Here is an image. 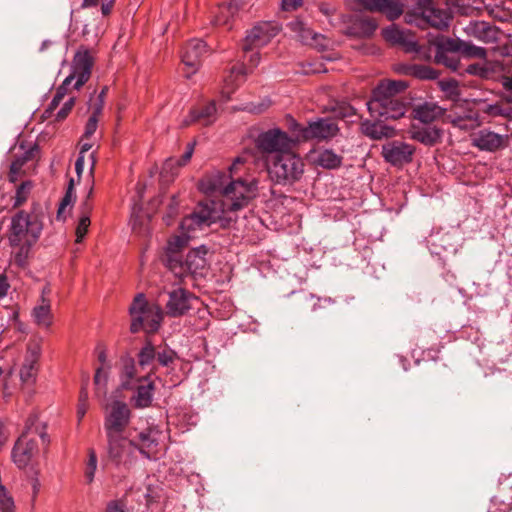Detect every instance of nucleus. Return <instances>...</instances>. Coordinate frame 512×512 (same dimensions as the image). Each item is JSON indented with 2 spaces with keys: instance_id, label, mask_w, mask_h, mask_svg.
I'll use <instances>...</instances> for the list:
<instances>
[{
  "instance_id": "obj_1",
  "label": "nucleus",
  "mask_w": 512,
  "mask_h": 512,
  "mask_svg": "<svg viewBox=\"0 0 512 512\" xmlns=\"http://www.w3.org/2000/svg\"><path fill=\"white\" fill-rule=\"evenodd\" d=\"M246 161V156H239L229 168L230 175L216 172L208 179V189L212 192L221 193L223 201L220 205L215 202L200 203L199 205H209L218 210L220 213L218 221L224 218L226 212H236L243 209L256 196L257 182L255 179H232L233 175L239 170V166Z\"/></svg>"
},
{
  "instance_id": "obj_2",
  "label": "nucleus",
  "mask_w": 512,
  "mask_h": 512,
  "mask_svg": "<svg viewBox=\"0 0 512 512\" xmlns=\"http://www.w3.org/2000/svg\"><path fill=\"white\" fill-rule=\"evenodd\" d=\"M408 85L402 80H386L379 83L366 105L370 115L383 120H398L405 116L409 102L402 95Z\"/></svg>"
},
{
  "instance_id": "obj_3",
  "label": "nucleus",
  "mask_w": 512,
  "mask_h": 512,
  "mask_svg": "<svg viewBox=\"0 0 512 512\" xmlns=\"http://www.w3.org/2000/svg\"><path fill=\"white\" fill-rule=\"evenodd\" d=\"M220 213L209 205H198L188 216L184 217L180 223V235H175L167 243L163 261L172 255L181 257L180 251L187 245L189 239L196 237V232L218 221Z\"/></svg>"
},
{
  "instance_id": "obj_4",
  "label": "nucleus",
  "mask_w": 512,
  "mask_h": 512,
  "mask_svg": "<svg viewBox=\"0 0 512 512\" xmlns=\"http://www.w3.org/2000/svg\"><path fill=\"white\" fill-rule=\"evenodd\" d=\"M408 23L418 26L427 24L439 30L447 29L453 18L449 8L436 6L431 0H416L415 5L405 16Z\"/></svg>"
},
{
  "instance_id": "obj_5",
  "label": "nucleus",
  "mask_w": 512,
  "mask_h": 512,
  "mask_svg": "<svg viewBox=\"0 0 512 512\" xmlns=\"http://www.w3.org/2000/svg\"><path fill=\"white\" fill-rule=\"evenodd\" d=\"M129 312L132 319L130 326L132 333H137L141 329L148 333L156 332L163 319L161 307L156 304H148L142 293L134 298Z\"/></svg>"
},
{
  "instance_id": "obj_6",
  "label": "nucleus",
  "mask_w": 512,
  "mask_h": 512,
  "mask_svg": "<svg viewBox=\"0 0 512 512\" xmlns=\"http://www.w3.org/2000/svg\"><path fill=\"white\" fill-rule=\"evenodd\" d=\"M43 230L42 216L36 212L19 211L12 217L10 244H35Z\"/></svg>"
},
{
  "instance_id": "obj_7",
  "label": "nucleus",
  "mask_w": 512,
  "mask_h": 512,
  "mask_svg": "<svg viewBox=\"0 0 512 512\" xmlns=\"http://www.w3.org/2000/svg\"><path fill=\"white\" fill-rule=\"evenodd\" d=\"M93 66V57L88 50H79L75 54L72 61V71L69 76L65 78L62 85L58 88L55 96L49 104L48 111H52L58 107L67 86H69L74 80V88L80 89L90 78L91 69Z\"/></svg>"
},
{
  "instance_id": "obj_8",
  "label": "nucleus",
  "mask_w": 512,
  "mask_h": 512,
  "mask_svg": "<svg viewBox=\"0 0 512 512\" xmlns=\"http://www.w3.org/2000/svg\"><path fill=\"white\" fill-rule=\"evenodd\" d=\"M271 177L279 184H292L304 173L303 160L292 150L277 155L269 169Z\"/></svg>"
},
{
  "instance_id": "obj_9",
  "label": "nucleus",
  "mask_w": 512,
  "mask_h": 512,
  "mask_svg": "<svg viewBox=\"0 0 512 512\" xmlns=\"http://www.w3.org/2000/svg\"><path fill=\"white\" fill-rule=\"evenodd\" d=\"M205 255L206 250L203 247L192 249L184 261L182 257L173 255L167 258L166 266L177 278H183L188 274L202 276L207 265Z\"/></svg>"
},
{
  "instance_id": "obj_10",
  "label": "nucleus",
  "mask_w": 512,
  "mask_h": 512,
  "mask_svg": "<svg viewBox=\"0 0 512 512\" xmlns=\"http://www.w3.org/2000/svg\"><path fill=\"white\" fill-rule=\"evenodd\" d=\"M428 47H431L432 57L437 64L444 65L454 72L460 70V59L457 55L461 49L460 39L438 37L431 41Z\"/></svg>"
},
{
  "instance_id": "obj_11",
  "label": "nucleus",
  "mask_w": 512,
  "mask_h": 512,
  "mask_svg": "<svg viewBox=\"0 0 512 512\" xmlns=\"http://www.w3.org/2000/svg\"><path fill=\"white\" fill-rule=\"evenodd\" d=\"M383 37L387 42L402 47L406 52L416 53L419 59L430 60L432 58L431 47L420 46L409 31L392 25L383 30Z\"/></svg>"
},
{
  "instance_id": "obj_12",
  "label": "nucleus",
  "mask_w": 512,
  "mask_h": 512,
  "mask_svg": "<svg viewBox=\"0 0 512 512\" xmlns=\"http://www.w3.org/2000/svg\"><path fill=\"white\" fill-rule=\"evenodd\" d=\"M256 145L264 153L282 155L293 149L295 141L281 129L273 128L260 133Z\"/></svg>"
},
{
  "instance_id": "obj_13",
  "label": "nucleus",
  "mask_w": 512,
  "mask_h": 512,
  "mask_svg": "<svg viewBox=\"0 0 512 512\" xmlns=\"http://www.w3.org/2000/svg\"><path fill=\"white\" fill-rule=\"evenodd\" d=\"M346 4L355 11L379 12L389 20L399 18L404 10L401 0H346Z\"/></svg>"
},
{
  "instance_id": "obj_14",
  "label": "nucleus",
  "mask_w": 512,
  "mask_h": 512,
  "mask_svg": "<svg viewBox=\"0 0 512 512\" xmlns=\"http://www.w3.org/2000/svg\"><path fill=\"white\" fill-rule=\"evenodd\" d=\"M131 411L128 405L122 401H114L107 408L104 429L106 436L123 435L130 421Z\"/></svg>"
},
{
  "instance_id": "obj_15",
  "label": "nucleus",
  "mask_w": 512,
  "mask_h": 512,
  "mask_svg": "<svg viewBox=\"0 0 512 512\" xmlns=\"http://www.w3.org/2000/svg\"><path fill=\"white\" fill-rule=\"evenodd\" d=\"M108 456L117 465H128L132 462L135 454L134 441L123 435L107 436Z\"/></svg>"
},
{
  "instance_id": "obj_16",
  "label": "nucleus",
  "mask_w": 512,
  "mask_h": 512,
  "mask_svg": "<svg viewBox=\"0 0 512 512\" xmlns=\"http://www.w3.org/2000/svg\"><path fill=\"white\" fill-rule=\"evenodd\" d=\"M415 146L400 141H388L382 146V156L392 166L401 167L413 160Z\"/></svg>"
},
{
  "instance_id": "obj_17",
  "label": "nucleus",
  "mask_w": 512,
  "mask_h": 512,
  "mask_svg": "<svg viewBox=\"0 0 512 512\" xmlns=\"http://www.w3.org/2000/svg\"><path fill=\"white\" fill-rule=\"evenodd\" d=\"M162 432L156 427H149L141 432L133 440L135 450H138L148 459H157L160 453Z\"/></svg>"
},
{
  "instance_id": "obj_18",
  "label": "nucleus",
  "mask_w": 512,
  "mask_h": 512,
  "mask_svg": "<svg viewBox=\"0 0 512 512\" xmlns=\"http://www.w3.org/2000/svg\"><path fill=\"white\" fill-rule=\"evenodd\" d=\"M277 33L278 28L272 23L262 22L255 25L244 40L243 51L247 54L249 51H254V49L267 45Z\"/></svg>"
},
{
  "instance_id": "obj_19",
  "label": "nucleus",
  "mask_w": 512,
  "mask_h": 512,
  "mask_svg": "<svg viewBox=\"0 0 512 512\" xmlns=\"http://www.w3.org/2000/svg\"><path fill=\"white\" fill-rule=\"evenodd\" d=\"M208 54L206 43L201 39L190 40L184 47L181 60L182 63L189 69L186 76L190 77L200 67L203 57Z\"/></svg>"
},
{
  "instance_id": "obj_20",
  "label": "nucleus",
  "mask_w": 512,
  "mask_h": 512,
  "mask_svg": "<svg viewBox=\"0 0 512 512\" xmlns=\"http://www.w3.org/2000/svg\"><path fill=\"white\" fill-rule=\"evenodd\" d=\"M339 131L338 125L333 119L320 118L309 122L305 129L301 130L300 138L306 140H324L334 137Z\"/></svg>"
},
{
  "instance_id": "obj_21",
  "label": "nucleus",
  "mask_w": 512,
  "mask_h": 512,
  "mask_svg": "<svg viewBox=\"0 0 512 512\" xmlns=\"http://www.w3.org/2000/svg\"><path fill=\"white\" fill-rule=\"evenodd\" d=\"M37 451L35 439L28 438L25 433H22L12 449V461L19 469H23L30 464Z\"/></svg>"
},
{
  "instance_id": "obj_22",
  "label": "nucleus",
  "mask_w": 512,
  "mask_h": 512,
  "mask_svg": "<svg viewBox=\"0 0 512 512\" xmlns=\"http://www.w3.org/2000/svg\"><path fill=\"white\" fill-rule=\"evenodd\" d=\"M150 374L148 373L137 378V383L132 389L134 392L130 402L135 408L144 409L150 407L153 402L155 385L151 380Z\"/></svg>"
},
{
  "instance_id": "obj_23",
  "label": "nucleus",
  "mask_w": 512,
  "mask_h": 512,
  "mask_svg": "<svg viewBox=\"0 0 512 512\" xmlns=\"http://www.w3.org/2000/svg\"><path fill=\"white\" fill-rule=\"evenodd\" d=\"M169 299L166 303L167 314L171 317L184 315L190 308L192 295L185 289L178 287L167 292Z\"/></svg>"
},
{
  "instance_id": "obj_24",
  "label": "nucleus",
  "mask_w": 512,
  "mask_h": 512,
  "mask_svg": "<svg viewBox=\"0 0 512 512\" xmlns=\"http://www.w3.org/2000/svg\"><path fill=\"white\" fill-rule=\"evenodd\" d=\"M194 148H195V142L189 143L186 147V151L181 156V158L177 159V158L171 157V158H168L163 163V166H162V169L160 172V178H161L162 183L168 184L171 181H173V179L175 178V176L178 173V169L180 167L186 165L190 161V159L194 153Z\"/></svg>"
},
{
  "instance_id": "obj_25",
  "label": "nucleus",
  "mask_w": 512,
  "mask_h": 512,
  "mask_svg": "<svg viewBox=\"0 0 512 512\" xmlns=\"http://www.w3.org/2000/svg\"><path fill=\"white\" fill-rule=\"evenodd\" d=\"M288 27L295 33L297 38L306 45L324 49L327 44L323 35L312 31L301 19H295L288 24Z\"/></svg>"
},
{
  "instance_id": "obj_26",
  "label": "nucleus",
  "mask_w": 512,
  "mask_h": 512,
  "mask_svg": "<svg viewBox=\"0 0 512 512\" xmlns=\"http://www.w3.org/2000/svg\"><path fill=\"white\" fill-rule=\"evenodd\" d=\"M505 137L488 129H482L471 136V143L481 151L494 152L504 145Z\"/></svg>"
},
{
  "instance_id": "obj_27",
  "label": "nucleus",
  "mask_w": 512,
  "mask_h": 512,
  "mask_svg": "<svg viewBox=\"0 0 512 512\" xmlns=\"http://www.w3.org/2000/svg\"><path fill=\"white\" fill-rule=\"evenodd\" d=\"M463 30L466 35L486 44L498 40V29L485 21H470Z\"/></svg>"
},
{
  "instance_id": "obj_28",
  "label": "nucleus",
  "mask_w": 512,
  "mask_h": 512,
  "mask_svg": "<svg viewBox=\"0 0 512 512\" xmlns=\"http://www.w3.org/2000/svg\"><path fill=\"white\" fill-rule=\"evenodd\" d=\"M376 120H364L361 123V131L362 133L373 139V140H381L383 138H391L396 136V129L392 126L384 124L382 122L383 119L375 118Z\"/></svg>"
},
{
  "instance_id": "obj_29",
  "label": "nucleus",
  "mask_w": 512,
  "mask_h": 512,
  "mask_svg": "<svg viewBox=\"0 0 512 512\" xmlns=\"http://www.w3.org/2000/svg\"><path fill=\"white\" fill-rule=\"evenodd\" d=\"M242 0H231L227 4L219 5L214 13L212 23L216 26L231 28V23L238 15Z\"/></svg>"
},
{
  "instance_id": "obj_30",
  "label": "nucleus",
  "mask_w": 512,
  "mask_h": 512,
  "mask_svg": "<svg viewBox=\"0 0 512 512\" xmlns=\"http://www.w3.org/2000/svg\"><path fill=\"white\" fill-rule=\"evenodd\" d=\"M216 113V104L211 101L199 109L191 110L183 120L182 126H189L192 123H200L204 126L210 125L216 120Z\"/></svg>"
},
{
  "instance_id": "obj_31",
  "label": "nucleus",
  "mask_w": 512,
  "mask_h": 512,
  "mask_svg": "<svg viewBox=\"0 0 512 512\" xmlns=\"http://www.w3.org/2000/svg\"><path fill=\"white\" fill-rule=\"evenodd\" d=\"M445 109L435 102L426 101L413 109V117L422 123L428 124L442 117Z\"/></svg>"
},
{
  "instance_id": "obj_32",
  "label": "nucleus",
  "mask_w": 512,
  "mask_h": 512,
  "mask_svg": "<svg viewBox=\"0 0 512 512\" xmlns=\"http://www.w3.org/2000/svg\"><path fill=\"white\" fill-rule=\"evenodd\" d=\"M137 372L135 360L131 357L121 358V369L119 372L120 386L124 390H131L140 378Z\"/></svg>"
},
{
  "instance_id": "obj_33",
  "label": "nucleus",
  "mask_w": 512,
  "mask_h": 512,
  "mask_svg": "<svg viewBox=\"0 0 512 512\" xmlns=\"http://www.w3.org/2000/svg\"><path fill=\"white\" fill-rule=\"evenodd\" d=\"M410 135L413 140L426 146H433L441 140L442 130L435 126L421 127L413 125L410 129Z\"/></svg>"
},
{
  "instance_id": "obj_34",
  "label": "nucleus",
  "mask_w": 512,
  "mask_h": 512,
  "mask_svg": "<svg viewBox=\"0 0 512 512\" xmlns=\"http://www.w3.org/2000/svg\"><path fill=\"white\" fill-rule=\"evenodd\" d=\"M247 69L244 66H234L231 68L229 75L225 78L224 86L222 89V97L225 100L230 99V95L244 81Z\"/></svg>"
},
{
  "instance_id": "obj_35",
  "label": "nucleus",
  "mask_w": 512,
  "mask_h": 512,
  "mask_svg": "<svg viewBox=\"0 0 512 512\" xmlns=\"http://www.w3.org/2000/svg\"><path fill=\"white\" fill-rule=\"evenodd\" d=\"M450 123L461 130L469 131L480 126L481 121L477 112L469 110L464 115H449Z\"/></svg>"
},
{
  "instance_id": "obj_36",
  "label": "nucleus",
  "mask_w": 512,
  "mask_h": 512,
  "mask_svg": "<svg viewBox=\"0 0 512 512\" xmlns=\"http://www.w3.org/2000/svg\"><path fill=\"white\" fill-rule=\"evenodd\" d=\"M403 72L407 75L414 76L419 79L433 80L438 77L437 71L427 65L421 64H409L403 69Z\"/></svg>"
},
{
  "instance_id": "obj_37",
  "label": "nucleus",
  "mask_w": 512,
  "mask_h": 512,
  "mask_svg": "<svg viewBox=\"0 0 512 512\" xmlns=\"http://www.w3.org/2000/svg\"><path fill=\"white\" fill-rule=\"evenodd\" d=\"M33 317L38 325L48 327L51 325V308L49 301L42 295L41 304L33 309Z\"/></svg>"
},
{
  "instance_id": "obj_38",
  "label": "nucleus",
  "mask_w": 512,
  "mask_h": 512,
  "mask_svg": "<svg viewBox=\"0 0 512 512\" xmlns=\"http://www.w3.org/2000/svg\"><path fill=\"white\" fill-rule=\"evenodd\" d=\"M502 54L512 57V41L502 48ZM509 62H511V66L509 63L502 65L504 74L501 77V83L506 91H512V58Z\"/></svg>"
},
{
  "instance_id": "obj_39",
  "label": "nucleus",
  "mask_w": 512,
  "mask_h": 512,
  "mask_svg": "<svg viewBox=\"0 0 512 512\" xmlns=\"http://www.w3.org/2000/svg\"><path fill=\"white\" fill-rule=\"evenodd\" d=\"M317 163L328 169H334L341 165L342 157L332 150H323L317 156Z\"/></svg>"
},
{
  "instance_id": "obj_40",
  "label": "nucleus",
  "mask_w": 512,
  "mask_h": 512,
  "mask_svg": "<svg viewBox=\"0 0 512 512\" xmlns=\"http://www.w3.org/2000/svg\"><path fill=\"white\" fill-rule=\"evenodd\" d=\"M10 245L13 248L17 249L12 254L11 263L18 267H24L27 263L30 249L34 244L19 243V244H10Z\"/></svg>"
},
{
  "instance_id": "obj_41",
  "label": "nucleus",
  "mask_w": 512,
  "mask_h": 512,
  "mask_svg": "<svg viewBox=\"0 0 512 512\" xmlns=\"http://www.w3.org/2000/svg\"><path fill=\"white\" fill-rule=\"evenodd\" d=\"M155 360L156 347L151 342H147L138 353V364L144 369L153 365Z\"/></svg>"
},
{
  "instance_id": "obj_42",
  "label": "nucleus",
  "mask_w": 512,
  "mask_h": 512,
  "mask_svg": "<svg viewBox=\"0 0 512 512\" xmlns=\"http://www.w3.org/2000/svg\"><path fill=\"white\" fill-rule=\"evenodd\" d=\"M177 358V353L166 345L156 348V361L163 367H170Z\"/></svg>"
},
{
  "instance_id": "obj_43",
  "label": "nucleus",
  "mask_w": 512,
  "mask_h": 512,
  "mask_svg": "<svg viewBox=\"0 0 512 512\" xmlns=\"http://www.w3.org/2000/svg\"><path fill=\"white\" fill-rule=\"evenodd\" d=\"M97 465V454L94 449L90 448L88 450V460L86 461L84 469V477L87 484H91L94 481Z\"/></svg>"
},
{
  "instance_id": "obj_44",
  "label": "nucleus",
  "mask_w": 512,
  "mask_h": 512,
  "mask_svg": "<svg viewBox=\"0 0 512 512\" xmlns=\"http://www.w3.org/2000/svg\"><path fill=\"white\" fill-rule=\"evenodd\" d=\"M354 26L358 30V33L365 37L371 36L377 28L376 22L369 17H361L357 19Z\"/></svg>"
},
{
  "instance_id": "obj_45",
  "label": "nucleus",
  "mask_w": 512,
  "mask_h": 512,
  "mask_svg": "<svg viewBox=\"0 0 512 512\" xmlns=\"http://www.w3.org/2000/svg\"><path fill=\"white\" fill-rule=\"evenodd\" d=\"M461 49L460 52L464 53L468 57H475L479 59H486L487 51L483 47L476 46L470 42L460 40Z\"/></svg>"
},
{
  "instance_id": "obj_46",
  "label": "nucleus",
  "mask_w": 512,
  "mask_h": 512,
  "mask_svg": "<svg viewBox=\"0 0 512 512\" xmlns=\"http://www.w3.org/2000/svg\"><path fill=\"white\" fill-rule=\"evenodd\" d=\"M464 72L470 75L478 76L480 78H489L492 73V69L486 62L473 63L466 66L464 68Z\"/></svg>"
},
{
  "instance_id": "obj_47",
  "label": "nucleus",
  "mask_w": 512,
  "mask_h": 512,
  "mask_svg": "<svg viewBox=\"0 0 512 512\" xmlns=\"http://www.w3.org/2000/svg\"><path fill=\"white\" fill-rule=\"evenodd\" d=\"M40 352V346L38 344H30L28 346L23 365L31 368H36L38 359L40 357Z\"/></svg>"
},
{
  "instance_id": "obj_48",
  "label": "nucleus",
  "mask_w": 512,
  "mask_h": 512,
  "mask_svg": "<svg viewBox=\"0 0 512 512\" xmlns=\"http://www.w3.org/2000/svg\"><path fill=\"white\" fill-rule=\"evenodd\" d=\"M0 510L1 512L15 511L14 500L6 488L0 489Z\"/></svg>"
},
{
  "instance_id": "obj_49",
  "label": "nucleus",
  "mask_w": 512,
  "mask_h": 512,
  "mask_svg": "<svg viewBox=\"0 0 512 512\" xmlns=\"http://www.w3.org/2000/svg\"><path fill=\"white\" fill-rule=\"evenodd\" d=\"M75 193H74V180L70 179L69 185L67 188V191L63 197V199L60 202L59 208H58V216L63 212V210L70 206L75 201Z\"/></svg>"
},
{
  "instance_id": "obj_50",
  "label": "nucleus",
  "mask_w": 512,
  "mask_h": 512,
  "mask_svg": "<svg viewBox=\"0 0 512 512\" xmlns=\"http://www.w3.org/2000/svg\"><path fill=\"white\" fill-rule=\"evenodd\" d=\"M90 226V216L81 215L76 227V242L81 243Z\"/></svg>"
},
{
  "instance_id": "obj_51",
  "label": "nucleus",
  "mask_w": 512,
  "mask_h": 512,
  "mask_svg": "<svg viewBox=\"0 0 512 512\" xmlns=\"http://www.w3.org/2000/svg\"><path fill=\"white\" fill-rule=\"evenodd\" d=\"M30 191V183L24 182L22 183L16 190V194L14 197L13 207L21 206L28 198V194Z\"/></svg>"
},
{
  "instance_id": "obj_52",
  "label": "nucleus",
  "mask_w": 512,
  "mask_h": 512,
  "mask_svg": "<svg viewBox=\"0 0 512 512\" xmlns=\"http://www.w3.org/2000/svg\"><path fill=\"white\" fill-rule=\"evenodd\" d=\"M108 380V372L103 368L99 367L96 369L95 376H94V383L96 386V393H99L101 390H103V393L106 392V384Z\"/></svg>"
},
{
  "instance_id": "obj_53",
  "label": "nucleus",
  "mask_w": 512,
  "mask_h": 512,
  "mask_svg": "<svg viewBox=\"0 0 512 512\" xmlns=\"http://www.w3.org/2000/svg\"><path fill=\"white\" fill-rule=\"evenodd\" d=\"M483 111L490 116H511L510 110L508 108H504L500 104H487Z\"/></svg>"
},
{
  "instance_id": "obj_54",
  "label": "nucleus",
  "mask_w": 512,
  "mask_h": 512,
  "mask_svg": "<svg viewBox=\"0 0 512 512\" xmlns=\"http://www.w3.org/2000/svg\"><path fill=\"white\" fill-rule=\"evenodd\" d=\"M36 422H37V415H35V414L31 415L26 421L25 431L23 433H25L26 436H28V433H30V432L38 433L39 436L42 438V440L45 441L46 434L39 430L38 426H36Z\"/></svg>"
},
{
  "instance_id": "obj_55",
  "label": "nucleus",
  "mask_w": 512,
  "mask_h": 512,
  "mask_svg": "<svg viewBox=\"0 0 512 512\" xmlns=\"http://www.w3.org/2000/svg\"><path fill=\"white\" fill-rule=\"evenodd\" d=\"M37 368H31L22 365L20 369V379L24 384H30L35 381Z\"/></svg>"
},
{
  "instance_id": "obj_56",
  "label": "nucleus",
  "mask_w": 512,
  "mask_h": 512,
  "mask_svg": "<svg viewBox=\"0 0 512 512\" xmlns=\"http://www.w3.org/2000/svg\"><path fill=\"white\" fill-rule=\"evenodd\" d=\"M306 126H302L297 123L293 118L289 119V129L292 133V138L295 141V145L301 141H305V139L300 138V133L302 129H305Z\"/></svg>"
},
{
  "instance_id": "obj_57",
  "label": "nucleus",
  "mask_w": 512,
  "mask_h": 512,
  "mask_svg": "<svg viewBox=\"0 0 512 512\" xmlns=\"http://www.w3.org/2000/svg\"><path fill=\"white\" fill-rule=\"evenodd\" d=\"M74 104H75V98L74 97L69 98L64 103V105L61 107V109L57 112L56 120L63 121L64 119H66V117L71 112L72 108L74 107Z\"/></svg>"
},
{
  "instance_id": "obj_58",
  "label": "nucleus",
  "mask_w": 512,
  "mask_h": 512,
  "mask_svg": "<svg viewBox=\"0 0 512 512\" xmlns=\"http://www.w3.org/2000/svg\"><path fill=\"white\" fill-rule=\"evenodd\" d=\"M98 127V119H96L95 116H90L86 125H85V131H84V138H90L97 130Z\"/></svg>"
},
{
  "instance_id": "obj_59",
  "label": "nucleus",
  "mask_w": 512,
  "mask_h": 512,
  "mask_svg": "<svg viewBox=\"0 0 512 512\" xmlns=\"http://www.w3.org/2000/svg\"><path fill=\"white\" fill-rule=\"evenodd\" d=\"M140 218H141V216L138 214V212H136V208L134 207L133 212H132V217H131L132 229H133V231H135L139 234H142L146 231V229L142 230V224L140 223Z\"/></svg>"
},
{
  "instance_id": "obj_60",
  "label": "nucleus",
  "mask_w": 512,
  "mask_h": 512,
  "mask_svg": "<svg viewBox=\"0 0 512 512\" xmlns=\"http://www.w3.org/2000/svg\"><path fill=\"white\" fill-rule=\"evenodd\" d=\"M302 5V0H281V8L284 11H293Z\"/></svg>"
},
{
  "instance_id": "obj_61",
  "label": "nucleus",
  "mask_w": 512,
  "mask_h": 512,
  "mask_svg": "<svg viewBox=\"0 0 512 512\" xmlns=\"http://www.w3.org/2000/svg\"><path fill=\"white\" fill-rule=\"evenodd\" d=\"M177 206H178V202L176 200V197H173L172 202L169 206V210H168L167 214L164 216V221L166 222L167 225H170L171 220L177 211Z\"/></svg>"
},
{
  "instance_id": "obj_62",
  "label": "nucleus",
  "mask_w": 512,
  "mask_h": 512,
  "mask_svg": "<svg viewBox=\"0 0 512 512\" xmlns=\"http://www.w3.org/2000/svg\"><path fill=\"white\" fill-rule=\"evenodd\" d=\"M32 156H33V149H30V150L24 152L23 155L16 157L13 160V163H17L18 166L22 168L23 165L32 158Z\"/></svg>"
},
{
  "instance_id": "obj_63",
  "label": "nucleus",
  "mask_w": 512,
  "mask_h": 512,
  "mask_svg": "<svg viewBox=\"0 0 512 512\" xmlns=\"http://www.w3.org/2000/svg\"><path fill=\"white\" fill-rule=\"evenodd\" d=\"M339 115L343 118H346V117H351L353 115H355V109L351 106V105H348V104H343L339 107Z\"/></svg>"
},
{
  "instance_id": "obj_64",
  "label": "nucleus",
  "mask_w": 512,
  "mask_h": 512,
  "mask_svg": "<svg viewBox=\"0 0 512 512\" xmlns=\"http://www.w3.org/2000/svg\"><path fill=\"white\" fill-rule=\"evenodd\" d=\"M106 512H125L124 505L117 500L108 503Z\"/></svg>"
}]
</instances>
